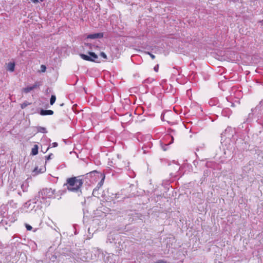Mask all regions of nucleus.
Here are the masks:
<instances>
[{
  "label": "nucleus",
  "mask_w": 263,
  "mask_h": 263,
  "mask_svg": "<svg viewBox=\"0 0 263 263\" xmlns=\"http://www.w3.org/2000/svg\"><path fill=\"white\" fill-rule=\"evenodd\" d=\"M83 184V181L80 177H73L67 178L66 183L64 184L68 191L73 192H81V188Z\"/></svg>",
  "instance_id": "f257e3e1"
},
{
  "label": "nucleus",
  "mask_w": 263,
  "mask_h": 263,
  "mask_svg": "<svg viewBox=\"0 0 263 263\" xmlns=\"http://www.w3.org/2000/svg\"><path fill=\"white\" fill-rule=\"evenodd\" d=\"M55 190L51 188L43 189L39 192L37 196H36L37 201L46 206L49 205V202L47 201V199L55 198Z\"/></svg>",
  "instance_id": "f03ea898"
},
{
  "label": "nucleus",
  "mask_w": 263,
  "mask_h": 263,
  "mask_svg": "<svg viewBox=\"0 0 263 263\" xmlns=\"http://www.w3.org/2000/svg\"><path fill=\"white\" fill-rule=\"evenodd\" d=\"M17 219V214L13 213L11 215L6 214L3 215L2 219L0 222V227H4L5 229H7L8 227L13 223Z\"/></svg>",
  "instance_id": "7ed1b4c3"
},
{
  "label": "nucleus",
  "mask_w": 263,
  "mask_h": 263,
  "mask_svg": "<svg viewBox=\"0 0 263 263\" xmlns=\"http://www.w3.org/2000/svg\"><path fill=\"white\" fill-rule=\"evenodd\" d=\"M37 202H39V201H37V198L35 197L34 199L30 200L26 202L21 208V210L22 212H28L31 211L35 206L34 204L36 203Z\"/></svg>",
  "instance_id": "20e7f679"
},
{
  "label": "nucleus",
  "mask_w": 263,
  "mask_h": 263,
  "mask_svg": "<svg viewBox=\"0 0 263 263\" xmlns=\"http://www.w3.org/2000/svg\"><path fill=\"white\" fill-rule=\"evenodd\" d=\"M40 85L41 84L39 82H36L32 86L24 88L22 89V91L26 93H27L29 92L30 91H31V90H33L34 89L36 88L37 87L40 86Z\"/></svg>",
  "instance_id": "39448f33"
},
{
  "label": "nucleus",
  "mask_w": 263,
  "mask_h": 263,
  "mask_svg": "<svg viewBox=\"0 0 263 263\" xmlns=\"http://www.w3.org/2000/svg\"><path fill=\"white\" fill-rule=\"evenodd\" d=\"M103 37V33L100 32V33L90 34L87 35V38L90 39H100Z\"/></svg>",
  "instance_id": "423d86ee"
},
{
  "label": "nucleus",
  "mask_w": 263,
  "mask_h": 263,
  "mask_svg": "<svg viewBox=\"0 0 263 263\" xmlns=\"http://www.w3.org/2000/svg\"><path fill=\"white\" fill-rule=\"evenodd\" d=\"M53 114V111L51 110L42 109L40 111V115L42 116L52 115Z\"/></svg>",
  "instance_id": "0eeeda50"
},
{
  "label": "nucleus",
  "mask_w": 263,
  "mask_h": 263,
  "mask_svg": "<svg viewBox=\"0 0 263 263\" xmlns=\"http://www.w3.org/2000/svg\"><path fill=\"white\" fill-rule=\"evenodd\" d=\"M80 56L81 57V58L85 60V61H94V59H92V58H91L90 57V55H86V54H80Z\"/></svg>",
  "instance_id": "6e6552de"
},
{
  "label": "nucleus",
  "mask_w": 263,
  "mask_h": 263,
  "mask_svg": "<svg viewBox=\"0 0 263 263\" xmlns=\"http://www.w3.org/2000/svg\"><path fill=\"white\" fill-rule=\"evenodd\" d=\"M166 140H169L171 139V141L168 143H165V146H166L168 145L171 144L174 142V137L171 135H167L166 136L165 139L163 140V141H165ZM163 143H165V141H163Z\"/></svg>",
  "instance_id": "1a4fd4ad"
},
{
  "label": "nucleus",
  "mask_w": 263,
  "mask_h": 263,
  "mask_svg": "<svg viewBox=\"0 0 263 263\" xmlns=\"http://www.w3.org/2000/svg\"><path fill=\"white\" fill-rule=\"evenodd\" d=\"M15 68V63L14 62H10L7 65V70L10 72H13Z\"/></svg>",
  "instance_id": "9d476101"
},
{
  "label": "nucleus",
  "mask_w": 263,
  "mask_h": 263,
  "mask_svg": "<svg viewBox=\"0 0 263 263\" xmlns=\"http://www.w3.org/2000/svg\"><path fill=\"white\" fill-rule=\"evenodd\" d=\"M38 153V146L37 145H34L31 149V155L34 156L37 155Z\"/></svg>",
  "instance_id": "9b49d317"
},
{
  "label": "nucleus",
  "mask_w": 263,
  "mask_h": 263,
  "mask_svg": "<svg viewBox=\"0 0 263 263\" xmlns=\"http://www.w3.org/2000/svg\"><path fill=\"white\" fill-rule=\"evenodd\" d=\"M29 185L27 182H24L21 185V189L23 192H27Z\"/></svg>",
  "instance_id": "f8f14e48"
},
{
  "label": "nucleus",
  "mask_w": 263,
  "mask_h": 263,
  "mask_svg": "<svg viewBox=\"0 0 263 263\" xmlns=\"http://www.w3.org/2000/svg\"><path fill=\"white\" fill-rule=\"evenodd\" d=\"M222 114L224 116H227L229 117V116L231 115L230 110L229 108H225L222 110Z\"/></svg>",
  "instance_id": "ddd939ff"
},
{
  "label": "nucleus",
  "mask_w": 263,
  "mask_h": 263,
  "mask_svg": "<svg viewBox=\"0 0 263 263\" xmlns=\"http://www.w3.org/2000/svg\"><path fill=\"white\" fill-rule=\"evenodd\" d=\"M37 132L41 133H47V131L46 128L41 126H38L36 127Z\"/></svg>",
  "instance_id": "4468645a"
},
{
  "label": "nucleus",
  "mask_w": 263,
  "mask_h": 263,
  "mask_svg": "<svg viewBox=\"0 0 263 263\" xmlns=\"http://www.w3.org/2000/svg\"><path fill=\"white\" fill-rule=\"evenodd\" d=\"M88 53L91 58H92V59H94L93 62H96L97 59H98V55L95 53H94L93 52L89 51L88 52Z\"/></svg>",
  "instance_id": "2eb2a0df"
},
{
  "label": "nucleus",
  "mask_w": 263,
  "mask_h": 263,
  "mask_svg": "<svg viewBox=\"0 0 263 263\" xmlns=\"http://www.w3.org/2000/svg\"><path fill=\"white\" fill-rule=\"evenodd\" d=\"M8 205L13 208H16L17 207V203L14 202L13 200H10L8 202Z\"/></svg>",
  "instance_id": "dca6fc26"
},
{
  "label": "nucleus",
  "mask_w": 263,
  "mask_h": 263,
  "mask_svg": "<svg viewBox=\"0 0 263 263\" xmlns=\"http://www.w3.org/2000/svg\"><path fill=\"white\" fill-rule=\"evenodd\" d=\"M217 101L218 100L216 98L212 99L209 101V104L211 106L216 105Z\"/></svg>",
  "instance_id": "f3484780"
},
{
  "label": "nucleus",
  "mask_w": 263,
  "mask_h": 263,
  "mask_svg": "<svg viewBox=\"0 0 263 263\" xmlns=\"http://www.w3.org/2000/svg\"><path fill=\"white\" fill-rule=\"evenodd\" d=\"M55 100H56L55 96L52 95L51 97V98H50V104L53 105L54 103Z\"/></svg>",
  "instance_id": "a211bd4d"
},
{
  "label": "nucleus",
  "mask_w": 263,
  "mask_h": 263,
  "mask_svg": "<svg viewBox=\"0 0 263 263\" xmlns=\"http://www.w3.org/2000/svg\"><path fill=\"white\" fill-rule=\"evenodd\" d=\"M104 179H105V176L103 175L102 179L101 180V181L98 183V185H97V187L99 188V187H100L101 186H102V185H103V183H104Z\"/></svg>",
  "instance_id": "6ab92c4d"
},
{
  "label": "nucleus",
  "mask_w": 263,
  "mask_h": 263,
  "mask_svg": "<svg viewBox=\"0 0 263 263\" xmlns=\"http://www.w3.org/2000/svg\"><path fill=\"white\" fill-rule=\"evenodd\" d=\"M30 103L29 102H28L27 101H25L21 104V107L22 109H24Z\"/></svg>",
  "instance_id": "aec40b11"
},
{
  "label": "nucleus",
  "mask_w": 263,
  "mask_h": 263,
  "mask_svg": "<svg viewBox=\"0 0 263 263\" xmlns=\"http://www.w3.org/2000/svg\"><path fill=\"white\" fill-rule=\"evenodd\" d=\"M232 98H233V96L231 94L230 97L227 98V100L228 102H230L231 106L233 107V106H234V104L233 103H232L231 102V100H232Z\"/></svg>",
  "instance_id": "412c9836"
},
{
  "label": "nucleus",
  "mask_w": 263,
  "mask_h": 263,
  "mask_svg": "<svg viewBox=\"0 0 263 263\" xmlns=\"http://www.w3.org/2000/svg\"><path fill=\"white\" fill-rule=\"evenodd\" d=\"M25 227H26V229H27L28 231H31V230H32V227L30 225H29V224H27V223H25Z\"/></svg>",
  "instance_id": "4be33fe9"
},
{
  "label": "nucleus",
  "mask_w": 263,
  "mask_h": 263,
  "mask_svg": "<svg viewBox=\"0 0 263 263\" xmlns=\"http://www.w3.org/2000/svg\"><path fill=\"white\" fill-rule=\"evenodd\" d=\"M46 67L44 65H42L41 66V71L42 72H45L46 71Z\"/></svg>",
  "instance_id": "5701e85b"
},
{
  "label": "nucleus",
  "mask_w": 263,
  "mask_h": 263,
  "mask_svg": "<svg viewBox=\"0 0 263 263\" xmlns=\"http://www.w3.org/2000/svg\"><path fill=\"white\" fill-rule=\"evenodd\" d=\"M154 263H168V262L163 259H160Z\"/></svg>",
  "instance_id": "b1692460"
},
{
  "label": "nucleus",
  "mask_w": 263,
  "mask_h": 263,
  "mask_svg": "<svg viewBox=\"0 0 263 263\" xmlns=\"http://www.w3.org/2000/svg\"><path fill=\"white\" fill-rule=\"evenodd\" d=\"M232 91L233 92H236L237 93H239L238 96V97H237V98H238L239 97H240V95H241L240 91H239L237 90L235 88H233V89H232Z\"/></svg>",
  "instance_id": "393cba45"
},
{
  "label": "nucleus",
  "mask_w": 263,
  "mask_h": 263,
  "mask_svg": "<svg viewBox=\"0 0 263 263\" xmlns=\"http://www.w3.org/2000/svg\"><path fill=\"white\" fill-rule=\"evenodd\" d=\"M100 55H101L102 58H103L104 59H107V55H106V54H105L104 52H101V53H100Z\"/></svg>",
  "instance_id": "a878e982"
},
{
  "label": "nucleus",
  "mask_w": 263,
  "mask_h": 263,
  "mask_svg": "<svg viewBox=\"0 0 263 263\" xmlns=\"http://www.w3.org/2000/svg\"><path fill=\"white\" fill-rule=\"evenodd\" d=\"M58 144L57 142H53L52 144H50V146H51L52 147H55L58 146Z\"/></svg>",
  "instance_id": "bb28decb"
},
{
  "label": "nucleus",
  "mask_w": 263,
  "mask_h": 263,
  "mask_svg": "<svg viewBox=\"0 0 263 263\" xmlns=\"http://www.w3.org/2000/svg\"><path fill=\"white\" fill-rule=\"evenodd\" d=\"M147 54H148L150 55L152 59H154L155 58V56L154 54H152L151 53L148 52Z\"/></svg>",
  "instance_id": "cd10ccee"
},
{
  "label": "nucleus",
  "mask_w": 263,
  "mask_h": 263,
  "mask_svg": "<svg viewBox=\"0 0 263 263\" xmlns=\"http://www.w3.org/2000/svg\"><path fill=\"white\" fill-rule=\"evenodd\" d=\"M231 127H228L227 128L226 130H225V132L224 133V134H226L227 132H230L231 130Z\"/></svg>",
  "instance_id": "c85d7f7f"
},
{
  "label": "nucleus",
  "mask_w": 263,
  "mask_h": 263,
  "mask_svg": "<svg viewBox=\"0 0 263 263\" xmlns=\"http://www.w3.org/2000/svg\"><path fill=\"white\" fill-rule=\"evenodd\" d=\"M158 68H159V67H158V65H156L154 67V70L156 72H157L158 71Z\"/></svg>",
  "instance_id": "c756f323"
},
{
  "label": "nucleus",
  "mask_w": 263,
  "mask_h": 263,
  "mask_svg": "<svg viewBox=\"0 0 263 263\" xmlns=\"http://www.w3.org/2000/svg\"><path fill=\"white\" fill-rule=\"evenodd\" d=\"M52 155H52V154H50L49 156H48L47 157H46V159H47V160H48L50 159H51V156H52Z\"/></svg>",
  "instance_id": "7c9ffc66"
},
{
  "label": "nucleus",
  "mask_w": 263,
  "mask_h": 263,
  "mask_svg": "<svg viewBox=\"0 0 263 263\" xmlns=\"http://www.w3.org/2000/svg\"><path fill=\"white\" fill-rule=\"evenodd\" d=\"M56 258L57 257L53 255L50 259L52 260L53 261H54V260L56 259Z\"/></svg>",
  "instance_id": "2f4dec72"
},
{
  "label": "nucleus",
  "mask_w": 263,
  "mask_h": 263,
  "mask_svg": "<svg viewBox=\"0 0 263 263\" xmlns=\"http://www.w3.org/2000/svg\"><path fill=\"white\" fill-rule=\"evenodd\" d=\"M175 166V170H179L180 169V167L178 165H176Z\"/></svg>",
  "instance_id": "473e14b6"
},
{
  "label": "nucleus",
  "mask_w": 263,
  "mask_h": 263,
  "mask_svg": "<svg viewBox=\"0 0 263 263\" xmlns=\"http://www.w3.org/2000/svg\"><path fill=\"white\" fill-rule=\"evenodd\" d=\"M31 2H32L34 3H37L39 2L38 0H31Z\"/></svg>",
  "instance_id": "72a5a7b5"
},
{
  "label": "nucleus",
  "mask_w": 263,
  "mask_h": 263,
  "mask_svg": "<svg viewBox=\"0 0 263 263\" xmlns=\"http://www.w3.org/2000/svg\"><path fill=\"white\" fill-rule=\"evenodd\" d=\"M18 193V194L19 195H20V196H21V195H21V192H18V193Z\"/></svg>",
  "instance_id": "f704fd0d"
},
{
  "label": "nucleus",
  "mask_w": 263,
  "mask_h": 263,
  "mask_svg": "<svg viewBox=\"0 0 263 263\" xmlns=\"http://www.w3.org/2000/svg\"><path fill=\"white\" fill-rule=\"evenodd\" d=\"M37 167H35V169L34 170V172H35L37 170Z\"/></svg>",
  "instance_id": "c9c22d12"
},
{
  "label": "nucleus",
  "mask_w": 263,
  "mask_h": 263,
  "mask_svg": "<svg viewBox=\"0 0 263 263\" xmlns=\"http://www.w3.org/2000/svg\"><path fill=\"white\" fill-rule=\"evenodd\" d=\"M163 149L164 151H166V148H165V147H163Z\"/></svg>",
  "instance_id": "e433bc0d"
},
{
  "label": "nucleus",
  "mask_w": 263,
  "mask_h": 263,
  "mask_svg": "<svg viewBox=\"0 0 263 263\" xmlns=\"http://www.w3.org/2000/svg\"><path fill=\"white\" fill-rule=\"evenodd\" d=\"M171 175H172V176L173 175V176H174V175L173 174V173H171Z\"/></svg>",
  "instance_id": "4c0bfd02"
},
{
  "label": "nucleus",
  "mask_w": 263,
  "mask_h": 263,
  "mask_svg": "<svg viewBox=\"0 0 263 263\" xmlns=\"http://www.w3.org/2000/svg\"><path fill=\"white\" fill-rule=\"evenodd\" d=\"M204 173H205V174H204V175H205V174L208 175V172H205Z\"/></svg>",
  "instance_id": "58836bf2"
},
{
  "label": "nucleus",
  "mask_w": 263,
  "mask_h": 263,
  "mask_svg": "<svg viewBox=\"0 0 263 263\" xmlns=\"http://www.w3.org/2000/svg\"><path fill=\"white\" fill-rule=\"evenodd\" d=\"M44 0H40L41 2H43Z\"/></svg>",
  "instance_id": "ea45409f"
}]
</instances>
